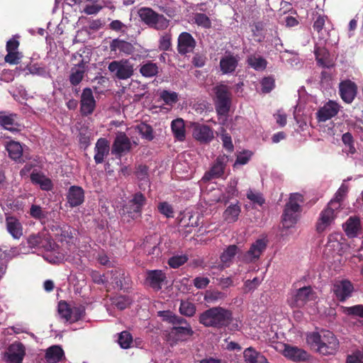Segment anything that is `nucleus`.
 <instances>
[{
  "mask_svg": "<svg viewBox=\"0 0 363 363\" xmlns=\"http://www.w3.org/2000/svg\"><path fill=\"white\" fill-rule=\"evenodd\" d=\"M160 98L164 101L165 104L172 106L176 104L178 99V94L175 91H169L167 90H163L160 94Z\"/></svg>",
  "mask_w": 363,
  "mask_h": 363,
  "instance_id": "09e8293b",
  "label": "nucleus"
},
{
  "mask_svg": "<svg viewBox=\"0 0 363 363\" xmlns=\"http://www.w3.org/2000/svg\"><path fill=\"white\" fill-rule=\"evenodd\" d=\"M246 196L247 199L252 201L254 204H257L262 206L265 203V199L263 197L262 193L259 191H255L252 189H249L247 191Z\"/></svg>",
  "mask_w": 363,
  "mask_h": 363,
  "instance_id": "8fccbe9b",
  "label": "nucleus"
},
{
  "mask_svg": "<svg viewBox=\"0 0 363 363\" xmlns=\"http://www.w3.org/2000/svg\"><path fill=\"white\" fill-rule=\"evenodd\" d=\"M240 57L233 53H226L220 60L219 67L223 74H233L238 66Z\"/></svg>",
  "mask_w": 363,
  "mask_h": 363,
  "instance_id": "412c9836",
  "label": "nucleus"
},
{
  "mask_svg": "<svg viewBox=\"0 0 363 363\" xmlns=\"http://www.w3.org/2000/svg\"><path fill=\"white\" fill-rule=\"evenodd\" d=\"M314 291L311 286H303L291 291L287 299L291 308H301L313 299Z\"/></svg>",
  "mask_w": 363,
  "mask_h": 363,
  "instance_id": "423d86ee",
  "label": "nucleus"
},
{
  "mask_svg": "<svg viewBox=\"0 0 363 363\" xmlns=\"http://www.w3.org/2000/svg\"><path fill=\"white\" fill-rule=\"evenodd\" d=\"M193 136L201 143H208L214 138L213 130L207 125L194 123L193 126Z\"/></svg>",
  "mask_w": 363,
  "mask_h": 363,
  "instance_id": "a211bd4d",
  "label": "nucleus"
},
{
  "mask_svg": "<svg viewBox=\"0 0 363 363\" xmlns=\"http://www.w3.org/2000/svg\"><path fill=\"white\" fill-rule=\"evenodd\" d=\"M86 62L82 60L77 65L71 69L69 82L72 86H77L83 80L86 72Z\"/></svg>",
  "mask_w": 363,
  "mask_h": 363,
  "instance_id": "c85d7f7f",
  "label": "nucleus"
},
{
  "mask_svg": "<svg viewBox=\"0 0 363 363\" xmlns=\"http://www.w3.org/2000/svg\"><path fill=\"white\" fill-rule=\"evenodd\" d=\"M333 291L337 299L343 302L352 296L354 291V286L350 281L347 279H342L337 281L333 284Z\"/></svg>",
  "mask_w": 363,
  "mask_h": 363,
  "instance_id": "2eb2a0df",
  "label": "nucleus"
},
{
  "mask_svg": "<svg viewBox=\"0 0 363 363\" xmlns=\"http://www.w3.org/2000/svg\"><path fill=\"white\" fill-rule=\"evenodd\" d=\"M220 139L222 140L223 147L230 152H233L234 146L232 142V138L226 130H223L222 131Z\"/></svg>",
  "mask_w": 363,
  "mask_h": 363,
  "instance_id": "680f3d73",
  "label": "nucleus"
},
{
  "mask_svg": "<svg viewBox=\"0 0 363 363\" xmlns=\"http://www.w3.org/2000/svg\"><path fill=\"white\" fill-rule=\"evenodd\" d=\"M6 228L8 232L15 239H18L23 235V228L19 220L14 217L6 218Z\"/></svg>",
  "mask_w": 363,
  "mask_h": 363,
  "instance_id": "72a5a7b5",
  "label": "nucleus"
},
{
  "mask_svg": "<svg viewBox=\"0 0 363 363\" xmlns=\"http://www.w3.org/2000/svg\"><path fill=\"white\" fill-rule=\"evenodd\" d=\"M63 358H65V352L60 345H52L45 351V359L48 363H57Z\"/></svg>",
  "mask_w": 363,
  "mask_h": 363,
  "instance_id": "7c9ffc66",
  "label": "nucleus"
},
{
  "mask_svg": "<svg viewBox=\"0 0 363 363\" xmlns=\"http://www.w3.org/2000/svg\"><path fill=\"white\" fill-rule=\"evenodd\" d=\"M157 208L159 212L164 215L166 218H174V211L172 206L167 201L160 202Z\"/></svg>",
  "mask_w": 363,
  "mask_h": 363,
  "instance_id": "603ef678",
  "label": "nucleus"
},
{
  "mask_svg": "<svg viewBox=\"0 0 363 363\" xmlns=\"http://www.w3.org/2000/svg\"><path fill=\"white\" fill-rule=\"evenodd\" d=\"M339 205L335 201H330L327 206L320 213L315 228L318 233L325 231L334 222Z\"/></svg>",
  "mask_w": 363,
  "mask_h": 363,
  "instance_id": "39448f33",
  "label": "nucleus"
},
{
  "mask_svg": "<svg viewBox=\"0 0 363 363\" xmlns=\"http://www.w3.org/2000/svg\"><path fill=\"white\" fill-rule=\"evenodd\" d=\"M75 230L69 225H63L60 228V236L62 237V240H64L67 242H70L73 240Z\"/></svg>",
  "mask_w": 363,
  "mask_h": 363,
  "instance_id": "bf43d9fd",
  "label": "nucleus"
},
{
  "mask_svg": "<svg viewBox=\"0 0 363 363\" xmlns=\"http://www.w3.org/2000/svg\"><path fill=\"white\" fill-rule=\"evenodd\" d=\"M135 130L141 135L142 138L147 141H152L155 138L152 127L146 123H140L137 125Z\"/></svg>",
  "mask_w": 363,
  "mask_h": 363,
  "instance_id": "ea45409f",
  "label": "nucleus"
},
{
  "mask_svg": "<svg viewBox=\"0 0 363 363\" xmlns=\"http://www.w3.org/2000/svg\"><path fill=\"white\" fill-rule=\"evenodd\" d=\"M339 91L341 99L347 104H351L357 93V84L351 80H345L340 83Z\"/></svg>",
  "mask_w": 363,
  "mask_h": 363,
  "instance_id": "aec40b11",
  "label": "nucleus"
},
{
  "mask_svg": "<svg viewBox=\"0 0 363 363\" xmlns=\"http://www.w3.org/2000/svg\"><path fill=\"white\" fill-rule=\"evenodd\" d=\"M243 357L246 363H269L263 354L252 347L244 350Z\"/></svg>",
  "mask_w": 363,
  "mask_h": 363,
  "instance_id": "2f4dec72",
  "label": "nucleus"
},
{
  "mask_svg": "<svg viewBox=\"0 0 363 363\" xmlns=\"http://www.w3.org/2000/svg\"><path fill=\"white\" fill-rule=\"evenodd\" d=\"M267 240L257 239L251 245L247 252H242V255L239 256V259L245 263H254L259 259L262 254L267 249Z\"/></svg>",
  "mask_w": 363,
  "mask_h": 363,
  "instance_id": "6e6552de",
  "label": "nucleus"
},
{
  "mask_svg": "<svg viewBox=\"0 0 363 363\" xmlns=\"http://www.w3.org/2000/svg\"><path fill=\"white\" fill-rule=\"evenodd\" d=\"M242 255V250L236 245H230L220 255L221 269L229 267L235 255Z\"/></svg>",
  "mask_w": 363,
  "mask_h": 363,
  "instance_id": "b1692460",
  "label": "nucleus"
},
{
  "mask_svg": "<svg viewBox=\"0 0 363 363\" xmlns=\"http://www.w3.org/2000/svg\"><path fill=\"white\" fill-rule=\"evenodd\" d=\"M303 201V197L301 194H291L289 201L286 203L282 215V222L285 228H289L296 223L298 213L301 212L300 203Z\"/></svg>",
  "mask_w": 363,
  "mask_h": 363,
  "instance_id": "7ed1b4c3",
  "label": "nucleus"
},
{
  "mask_svg": "<svg viewBox=\"0 0 363 363\" xmlns=\"http://www.w3.org/2000/svg\"><path fill=\"white\" fill-rule=\"evenodd\" d=\"M194 21L199 26H201L205 28H209L211 27V21L205 13H196L194 16Z\"/></svg>",
  "mask_w": 363,
  "mask_h": 363,
  "instance_id": "6e6d98bb",
  "label": "nucleus"
},
{
  "mask_svg": "<svg viewBox=\"0 0 363 363\" xmlns=\"http://www.w3.org/2000/svg\"><path fill=\"white\" fill-rule=\"evenodd\" d=\"M363 121L362 120H358L356 121H349L347 125L350 128L352 129L355 133H357L359 138L363 139Z\"/></svg>",
  "mask_w": 363,
  "mask_h": 363,
  "instance_id": "0e129e2a",
  "label": "nucleus"
},
{
  "mask_svg": "<svg viewBox=\"0 0 363 363\" xmlns=\"http://www.w3.org/2000/svg\"><path fill=\"white\" fill-rule=\"evenodd\" d=\"M262 91L263 93H269L275 86V82L273 77H264L261 82Z\"/></svg>",
  "mask_w": 363,
  "mask_h": 363,
  "instance_id": "e2e57ef3",
  "label": "nucleus"
},
{
  "mask_svg": "<svg viewBox=\"0 0 363 363\" xmlns=\"http://www.w3.org/2000/svg\"><path fill=\"white\" fill-rule=\"evenodd\" d=\"M110 151V143L105 138L97 140L94 147V159L95 163L99 164L104 162V159L108 155Z\"/></svg>",
  "mask_w": 363,
  "mask_h": 363,
  "instance_id": "5701e85b",
  "label": "nucleus"
},
{
  "mask_svg": "<svg viewBox=\"0 0 363 363\" xmlns=\"http://www.w3.org/2000/svg\"><path fill=\"white\" fill-rule=\"evenodd\" d=\"M342 228L349 238H356L362 230L360 220L357 216H350L342 225Z\"/></svg>",
  "mask_w": 363,
  "mask_h": 363,
  "instance_id": "bb28decb",
  "label": "nucleus"
},
{
  "mask_svg": "<svg viewBox=\"0 0 363 363\" xmlns=\"http://www.w3.org/2000/svg\"><path fill=\"white\" fill-rule=\"evenodd\" d=\"M346 363H363V353L357 352L347 355Z\"/></svg>",
  "mask_w": 363,
  "mask_h": 363,
  "instance_id": "774afa93",
  "label": "nucleus"
},
{
  "mask_svg": "<svg viewBox=\"0 0 363 363\" xmlns=\"http://www.w3.org/2000/svg\"><path fill=\"white\" fill-rule=\"evenodd\" d=\"M196 46V41L188 32H182L177 39V51L182 55L193 52Z\"/></svg>",
  "mask_w": 363,
  "mask_h": 363,
  "instance_id": "4468645a",
  "label": "nucleus"
},
{
  "mask_svg": "<svg viewBox=\"0 0 363 363\" xmlns=\"http://www.w3.org/2000/svg\"><path fill=\"white\" fill-rule=\"evenodd\" d=\"M133 337L130 333L127 331H123L121 333L118 337V344L123 349H128L130 347L132 343Z\"/></svg>",
  "mask_w": 363,
  "mask_h": 363,
  "instance_id": "4d7b16f0",
  "label": "nucleus"
},
{
  "mask_svg": "<svg viewBox=\"0 0 363 363\" xmlns=\"http://www.w3.org/2000/svg\"><path fill=\"white\" fill-rule=\"evenodd\" d=\"M241 213V208L239 203L235 204H230L223 212V219L228 223H233L238 220L240 213Z\"/></svg>",
  "mask_w": 363,
  "mask_h": 363,
  "instance_id": "c9c22d12",
  "label": "nucleus"
},
{
  "mask_svg": "<svg viewBox=\"0 0 363 363\" xmlns=\"http://www.w3.org/2000/svg\"><path fill=\"white\" fill-rule=\"evenodd\" d=\"M342 141L345 146L348 147V152L350 154H354L356 152V149L354 145V139L352 135L347 132L342 135Z\"/></svg>",
  "mask_w": 363,
  "mask_h": 363,
  "instance_id": "13d9d810",
  "label": "nucleus"
},
{
  "mask_svg": "<svg viewBox=\"0 0 363 363\" xmlns=\"http://www.w3.org/2000/svg\"><path fill=\"white\" fill-rule=\"evenodd\" d=\"M155 18H154L152 23L150 27L154 28L157 30H164L169 26V21L163 15L156 13Z\"/></svg>",
  "mask_w": 363,
  "mask_h": 363,
  "instance_id": "a18cd8bd",
  "label": "nucleus"
},
{
  "mask_svg": "<svg viewBox=\"0 0 363 363\" xmlns=\"http://www.w3.org/2000/svg\"><path fill=\"white\" fill-rule=\"evenodd\" d=\"M246 62L248 66L252 67L256 71H263L266 69L267 65V61L263 57L251 55L247 57Z\"/></svg>",
  "mask_w": 363,
  "mask_h": 363,
  "instance_id": "4c0bfd02",
  "label": "nucleus"
},
{
  "mask_svg": "<svg viewBox=\"0 0 363 363\" xmlns=\"http://www.w3.org/2000/svg\"><path fill=\"white\" fill-rule=\"evenodd\" d=\"M6 149L9 153V156L13 160L21 162L23 161V147L20 143L16 141H10L7 143Z\"/></svg>",
  "mask_w": 363,
  "mask_h": 363,
  "instance_id": "f704fd0d",
  "label": "nucleus"
},
{
  "mask_svg": "<svg viewBox=\"0 0 363 363\" xmlns=\"http://www.w3.org/2000/svg\"><path fill=\"white\" fill-rule=\"evenodd\" d=\"M28 244L30 247L43 249L45 251H52L56 247L52 236L47 231L30 235L28 238Z\"/></svg>",
  "mask_w": 363,
  "mask_h": 363,
  "instance_id": "0eeeda50",
  "label": "nucleus"
},
{
  "mask_svg": "<svg viewBox=\"0 0 363 363\" xmlns=\"http://www.w3.org/2000/svg\"><path fill=\"white\" fill-rule=\"evenodd\" d=\"M226 162L225 156L218 157L211 169L204 174L202 180L208 182L213 179L221 177L224 174Z\"/></svg>",
  "mask_w": 363,
  "mask_h": 363,
  "instance_id": "dca6fc26",
  "label": "nucleus"
},
{
  "mask_svg": "<svg viewBox=\"0 0 363 363\" xmlns=\"http://www.w3.org/2000/svg\"><path fill=\"white\" fill-rule=\"evenodd\" d=\"M16 114L10 113L6 114V112H0V125H2L5 129L9 130H13V126L15 125V119Z\"/></svg>",
  "mask_w": 363,
  "mask_h": 363,
  "instance_id": "79ce46f5",
  "label": "nucleus"
},
{
  "mask_svg": "<svg viewBox=\"0 0 363 363\" xmlns=\"http://www.w3.org/2000/svg\"><path fill=\"white\" fill-rule=\"evenodd\" d=\"M132 150V143L124 132H118L111 146V154L121 157Z\"/></svg>",
  "mask_w": 363,
  "mask_h": 363,
  "instance_id": "9b49d317",
  "label": "nucleus"
},
{
  "mask_svg": "<svg viewBox=\"0 0 363 363\" xmlns=\"http://www.w3.org/2000/svg\"><path fill=\"white\" fill-rule=\"evenodd\" d=\"M139 16L141 20L149 26L152 23L153 18H155L156 12L150 8L144 7L141 8L139 11Z\"/></svg>",
  "mask_w": 363,
  "mask_h": 363,
  "instance_id": "c03bdc74",
  "label": "nucleus"
},
{
  "mask_svg": "<svg viewBox=\"0 0 363 363\" xmlns=\"http://www.w3.org/2000/svg\"><path fill=\"white\" fill-rule=\"evenodd\" d=\"M110 50L111 52L119 51L120 54L129 55L135 52V47L128 41L115 38L110 43Z\"/></svg>",
  "mask_w": 363,
  "mask_h": 363,
  "instance_id": "cd10ccee",
  "label": "nucleus"
},
{
  "mask_svg": "<svg viewBox=\"0 0 363 363\" xmlns=\"http://www.w3.org/2000/svg\"><path fill=\"white\" fill-rule=\"evenodd\" d=\"M147 201L146 197L141 192H137L133 195L128 203L123 206V211L129 215L132 218L137 216H140L143 207Z\"/></svg>",
  "mask_w": 363,
  "mask_h": 363,
  "instance_id": "9d476101",
  "label": "nucleus"
},
{
  "mask_svg": "<svg viewBox=\"0 0 363 363\" xmlns=\"http://www.w3.org/2000/svg\"><path fill=\"white\" fill-rule=\"evenodd\" d=\"M171 129L174 138L180 142L186 139V130L184 121L182 118H177L172 121Z\"/></svg>",
  "mask_w": 363,
  "mask_h": 363,
  "instance_id": "473e14b6",
  "label": "nucleus"
},
{
  "mask_svg": "<svg viewBox=\"0 0 363 363\" xmlns=\"http://www.w3.org/2000/svg\"><path fill=\"white\" fill-rule=\"evenodd\" d=\"M342 313L347 315L363 318V305L358 304L353 306H342Z\"/></svg>",
  "mask_w": 363,
  "mask_h": 363,
  "instance_id": "de8ad7c7",
  "label": "nucleus"
},
{
  "mask_svg": "<svg viewBox=\"0 0 363 363\" xmlns=\"http://www.w3.org/2000/svg\"><path fill=\"white\" fill-rule=\"evenodd\" d=\"M215 94L214 105L217 113L225 116L228 113L231 105V93L230 87L223 84H219L213 87Z\"/></svg>",
  "mask_w": 363,
  "mask_h": 363,
  "instance_id": "20e7f679",
  "label": "nucleus"
},
{
  "mask_svg": "<svg viewBox=\"0 0 363 363\" xmlns=\"http://www.w3.org/2000/svg\"><path fill=\"white\" fill-rule=\"evenodd\" d=\"M96 108V101L91 88L83 89L80 100V112L83 116L93 113Z\"/></svg>",
  "mask_w": 363,
  "mask_h": 363,
  "instance_id": "ddd939ff",
  "label": "nucleus"
},
{
  "mask_svg": "<svg viewBox=\"0 0 363 363\" xmlns=\"http://www.w3.org/2000/svg\"><path fill=\"white\" fill-rule=\"evenodd\" d=\"M167 315L165 319L173 325H185L189 324L186 319L182 317L172 314L169 311L166 312Z\"/></svg>",
  "mask_w": 363,
  "mask_h": 363,
  "instance_id": "69168bd1",
  "label": "nucleus"
},
{
  "mask_svg": "<svg viewBox=\"0 0 363 363\" xmlns=\"http://www.w3.org/2000/svg\"><path fill=\"white\" fill-rule=\"evenodd\" d=\"M179 312L181 314L192 317L196 313L195 305L189 301H182L179 306Z\"/></svg>",
  "mask_w": 363,
  "mask_h": 363,
  "instance_id": "49530a36",
  "label": "nucleus"
},
{
  "mask_svg": "<svg viewBox=\"0 0 363 363\" xmlns=\"http://www.w3.org/2000/svg\"><path fill=\"white\" fill-rule=\"evenodd\" d=\"M348 192V186L345 184H342L340 187L338 189L337 192L335 193V198L330 201H335L337 204L339 205V208L341 207V202L343 201L344 198L347 195Z\"/></svg>",
  "mask_w": 363,
  "mask_h": 363,
  "instance_id": "052dcab7",
  "label": "nucleus"
},
{
  "mask_svg": "<svg viewBox=\"0 0 363 363\" xmlns=\"http://www.w3.org/2000/svg\"><path fill=\"white\" fill-rule=\"evenodd\" d=\"M283 354L287 359L295 362H305L309 359V354L304 350L296 346L285 345Z\"/></svg>",
  "mask_w": 363,
  "mask_h": 363,
  "instance_id": "4be33fe9",
  "label": "nucleus"
},
{
  "mask_svg": "<svg viewBox=\"0 0 363 363\" xmlns=\"http://www.w3.org/2000/svg\"><path fill=\"white\" fill-rule=\"evenodd\" d=\"M315 60L318 64L323 67L329 68L332 66L330 54L325 48L318 47L315 50Z\"/></svg>",
  "mask_w": 363,
  "mask_h": 363,
  "instance_id": "58836bf2",
  "label": "nucleus"
},
{
  "mask_svg": "<svg viewBox=\"0 0 363 363\" xmlns=\"http://www.w3.org/2000/svg\"><path fill=\"white\" fill-rule=\"evenodd\" d=\"M327 18L326 16L318 15L313 26L314 30H315L318 34V38L324 42L328 40L327 36L328 35V33H327L326 30L324 28L325 20Z\"/></svg>",
  "mask_w": 363,
  "mask_h": 363,
  "instance_id": "e433bc0d",
  "label": "nucleus"
},
{
  "mask_svg": "<svg viewBox=\"0 0 363 363\" xmlns=\"http://www.w3.org/2000/svg\"><path fill=\"white\" fill-rule=\"evenodd\" d=\"M187 261L188 257L186 255H177L169 259L168 264L173 269H177L184 264Z\"/></svg>",
  "mask_w": 363,
  "mask_h": 363,
  "instance_id": "5fc2aeb1",
  "label": "nucleus"
},
{
  "mask_svg": "<svg viewBox=\"0 0 363 363\" xmlns=\"http://www.w3.org/2000/svg\"><path fill=\"white\" fill-rule=\"evenodd\" d=\"M145 281L150 288L157 291L162 289L164 284L167 283V276L161 269L147 270Z\"/></svg>",
  "mask_w": 363,
  "mask_h": 363,
  "instance_id": "f8f14e48",
  "label": "nucleus"
},
{
  "mask_svg": "<svg viewBox=\"0 0 363 363\" xmlns=\"http://www.w3.org/2000/svg\"><path fill=\"white\" fill-rule=\"evenodd\" d=\"M108 70L115 74L118 79H127L131 77L134 72L133 65L128 60L113 61L109 63Z\"/></svg>",
  "mask_w": 363,
  "mask_h": 363,
  "instance_id": "1a4fd4ad",
  "label": "nucleus"
},
{
  "mask_svg": "<svg viewBox=\"0 0 363 363\" xmlns=\"http://www.w3.org/2000/svg\"><path fill=\"white\" fill-rule=\"evenodd\" d=\"M67 200L72 208L80 206L84 201V189L79 186H70L67 194Z\"/></svg>",
  "mask_w": 363,
  "mask_h": 363,
  "instance_id": "a878e982",
  "label": "nucleus"
},
{
  "mask_svg": "<svg viewBox=\"0 0 363 363\" xmlns=\"http://www.w3.org/2000/svg\"><path fill=\"white\" fill-rule=\"evenodd\" d=\"M194 331L189 324L184 326H174L169 334V339L174 342L185 341L188 337L192 336Z\"/></svg>",
  "mask_w": 363,
  "mask_h": 363,
  "instance_id": "393cba45",
  "label": "nucleus"
},
{
  "mask_svg": "<svg viewBox=\"0 0 363 363\" xmlns=\"http://www.w3.org/2000/svg\"><path fill=\"white\" fill-rule=\"evenodd\" d=\"M29 213L32 218L39 220H45L48 216L47 211L43 210L41 206L35 204L31 206Z\"/></svg>",
  "mask_w": 363,
  "mask_h": 363,
  "instance_id": "3c124183",
  "label": "nucleus"
},
{
  "mask_svg": "<svg viewBox=\"0 0 363 363\" xmlns=\"http://www.w3.org/2000/svg\"><path fill=\"white\" fill-rule=\"evenodd\" d=\"M233 320L230 310L222 307H213L200 314L199 321L206 327L221 328L228 326Z\"/></svg>",
  "mask_w": 363,
  "mask_h": 363,
  "instance_id": "f03ea898",
  "label": "nucleus"
},
{
  "mask_svg": "<svg viewBox=\"0 0 363 363\" xmlns=\"http://www.w3.org/2000/svg\"><path fill=\"white\" fill-rule=\"evenodd\" d=\"M340 111V106L334 101H329L316 112L318 122H325L335 117Z\"/></svg>",
  "mask_w": 363,
  "mask_h": 363,
  "instance_id": "f3484780",
  "label": "nucleus"
},
{
  "mask_svg": "<svg viewBox=\"0 0 363 363\" xmlns=\"http://www.w3.org/2000/svg\"><path fill=\"white\" fill-rule=\"evenodd\" d=\"M30 177L31 182L34 184H38L43 191H48L53 188L52 180L41 172H33Z\"/></svg>",
  "mask_w": 363,
  "mask_h": 363,
  "instance_id": "c756f323",
  "label": "nucleus"
},
{
  "mask_svg": "<svg viewBox=\"0 0 363 363\" xmlns=\"http://www.w3.org/2000/svg\"><path fill=\"white\" fill-rule=\"evenodd\" d=\"M148 171V167L145 164H140L136 169L135 175L140 182L139 185L140 189H142L143 185H148L150 182Z\"/></svg>",
  "mask_w": 363,
  "mask_h": 363,
  "instance_id": "a19ab883",
  "label": "nucleus"
},
{
  "mask_svg": "<svg viewBox=\"0 0 363 363\" xmlns=\"http://www.w3.org/2000/svg\"><path fill=\"white\" fill-rule=\"evenodd\" d=\"M172 46V38L170 34H165L160 40L159 48L160 50L168 51Z\"/></svg>",
  "mask_w": 363,
  "mask_h": 363,
  "instance_id": "338daca9",
  "label": "nucleus"
},
{
  "mask_svg": "<svg viewBox=\"0 0 363 363\" xmlns=\"http://www.w3.org/2000/svg\"><path fill=\"white\" fill-rule=\"evenodd\" d=\"M140 72L145 77H152L157 74L158 67L155 63L148 62L140 67Z\"/></svg>",
  "mask_w": 363,
  "mask_h": 363,
  "instance_id": "37998d69",
  "label": "nucleus"
},
{
  "mask_svg": "<svg viewBox=\"0 0 363 363\" xmlns=\"http://www.w3.org/2000/svg\"><path fill=\"white\" fill-rule=\"evenodd\" d=\"M58 313L60 316L66 320H69L72 317V309L69 308L67 303L65 301H61L58 303Z\"/></svg>",
  "mask_w": 363,
  "mask_h": 363,
  "instance_id": "864d4df0",
  "label": "nucleus"
},
{
  "mask_svg": "<svg viewBox=\"0 0 363 363\" xmlns=\"http://www.w3.org/2000/svg\"><path fill=\"white\" fill-rule=\"evenodd\" d=\"M25 354L24 345L21 342H14L9 347L5 359L8 363H22Z\"/></svg>",
  "mask_w": 363,
  "mask_h": 363,
  "instance_id": "6ab92c4d",
  "label": "nucleus"
},
{
  "mask_svg": "<svg viewBox=\"0 0 363 363\" xmlns=\"http://www.w3.org/2000/svg\"><path fill=\"white\" fill-rule=\"evenodd\" d=\"M307 342L315 347L316 351L323 355H333L339 348V341L329 330L321 333L313 332L307 335Z\"/></svg>",
  "mask_w": 363,
  "mask_h": 363,
  "instance_id": "f257e3e1",
  "label": "nucleus"
}]
</instances>
